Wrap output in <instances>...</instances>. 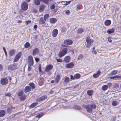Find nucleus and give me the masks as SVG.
I'll use <instances>...</instances> for the list:
<instances>
[{"mask_svg":"<svg viewBox=\"0 0 121 121\" xmlns=\"http://www.w3.org/2000/svg\"><path fill=\"white\" fill-rule=\"evenodd\" d=\"M60 79V75L58 74L57 75L54 81L56 83H58Z\"/></svg>","mask_w":121,"mask_h":121,"instance_id":"12","label":"nucleus"},{"mask_svg":"<svg viewBox=\"0 0 121 121\" xmlns=\"http://www.w3.org/2000/svg\"><path fill=\"white\" fill-rule=\"evenodd\" d=\"M31 65H28V70L29 71H30V70L31 69Z\"/></svg>","mask_w":121,"mask_h":121,"instance_id":"49","label":"nucleus"},{"mask_svg":"<svg viewBox=\"0 0 121 121\" xmlns=\"http://www.w3.org/2000/svg\"><path fill=\"white\" fill-rule=\"evenodd\" d=\"M24 47L26 48H28L30 47V44L29 43L27 42L24 44Z\"/></svg>","mask_w":121,"mask_h":121,"instance_id":"29","label":"nucleus"},{"mask_svg":"<svg viewBox=\"0 0 121 121\" xmlns=\"http://www.w3.org/2000/svg\"><path fill=\"white\" fill-rule=\"evenodd\" d=\"M56 59L57 61L58 62H61L62 61V60L61 59H57L56 58Z\"/></svg>","mask_w":121,"mask_h":121,"instance_id":"52","label":"nucleus"},{"mask_svg":"<svg viewBox=\"0 0 121 121\" xmlns=\"http://www.w3.org/2000/svg\"><path fill=\"white\" fill-rule=\"evenodd\" d=\"M28 62L31 65H33L34 64V61L32 56H29L28 58Z\"/></svg>","mask_w":121,"mask_h":121,"instance_id":"5","label":"nucleus"},{"mask_svg":"<svg viewBox=\"0 0 121 121\" xmlns=\"http://www.w3.org/2000/svg\"><path fill=\"white\" fill-rule=\"evenodd\" d=\"M101 73V71L99 70H98L96 73L93 74V77L94 78H97L100 76Z\"/></svg>","mask_w":121,"mask_h":121,"instance_id":"11","label":"nucleus"},{"mask_svg":"<svg viewBox=\"0 0 121 121\" xmlns=\"http://www.w3.org/2000/svg\"><path fill=\"white\" fill-rule=\"evenodd\" d=\"M84 31V30L82 28H80L77 31V33L78 34H81Z\"/></svg>","mask_w":121,"mask_h":121,"instance_id":"38","label":"nucleus"},{"mask_svg":"<svg viewBox=\"0 0 121 121\" xmlns=\"http://www.w3.org/2000/svg\"><path fill=\"white\" fill-rule=\"evenodd\" d=\"M31 23V21H27L26 22V25H27L28 24Z\"/></svg>","mask_w":121,"mask_h":121,"instance_id":"51","label":"nucleus"},{"mask_svg":"<svg viewBox=\"0 0 121 121\" xmlns=\"http://www.w3.org/2000/svg\"><path fill=\"white\" fill-rule=\"evenodd\" d=\"M39 22L41 24H44L45 23V21L44 20V19L43 17H42L40 18L39 21Z\"/></svg>","mask_w":121,"mask_h":121,"instance_id":"27","label":"nucleus"},{"mask_svg":"<svg viewBox=\"0 0 121 121\" xmlns=\"http://www.w3.org/2000/svg\"><path fill=\"white\" fill-rule=\"evenodd\" d=\"M18 68L17 64L14 63L9 65L8 69L9 71H11L17 69Z\"/></svg>","mask_w":121,"mask_h":121,"instance_id":"1","label":"nucleus"},{"mask_svg":"<svg viewBox=\"0 0 121 121\" xmlns=\"http://www.w3.org/2000/svg\"><path fill=\"white\" fill-rule=\"evenodd\" d=\"M90 45H89L88 44H87V46H86V47H87L88 48H89L90 47Z\"/></svg>","mask_w":121,"mask_h":121,"instance_id":"63","label":"nucleus"},{"mask_svg":"<svg viewBox=\"0 0 121 121\" xmlns=\"http://www.w3.org/2000/svg\"><path fill=\"white\" fill-rule=\"evenodd\" d=\"M35 60L37 62L39 61V58L37 57L35 58Z\"/></svg>","mask_w":121,"mask_h":121,"instance_id":"55","label":"nucleus"},{"mask_svg":"<svg viewBox=\"0 0 121 121\" xmlns=\"http://www.w3.org/2000/svg\"><path fill=\"white\" fill-rule=\"evenodd\" d=\"M5 113V111L4 110H2L0 111V117L3 116Z\"/></svg>","mask_w":121,"mask_h":121,"instance_id":"22","label":"nucleus"},{"mask_svg":"<svg viewBox=\"0 0 121 121\" xmlns=\"http://www.w3.org/2000/svg\"><path fill=\"white\" fill-rule=\"evenodd\" d=\"M15 51L13 49H11L10 50L9 52V54L11 56L13 55L15 53Z\"/></svg>","mask_w":121,"mask_h":121,"instance_id":"19","label":"nucleus"},{"mask_svg":"<svg viewBox=\"0 0 121 121\" xmlns=\"http://www.w3.org/2000/svg\"><path fill=\"white\" fill-rule=\"evenodd\" d=\"M108 86L107 85H104L102 87V89L103 91H106L108 88Z\"/></svg>","mask_w":121,"mask_h":121,"instance_id":"33","label":"nucleus"},{"mask_svg":"<svg viewBox=\"0 0 121 121\" xmlns=\"http://www.w3.org/2000/svg\"><path fill=\"white\" fill-rule=\"evenodd\" d=\"M56 19L54 18H51L50 19V22L52 23H54L56 22Z\"/></svg>","mask_w":121,"mask_h":121,"instance_id":"21","label":"nucleus"},{"mask_svg":"<svg viewBox=\"0 0 121 121\" xmlns=\"http://www.w3.org/2000/svg\"><path fill=\"white\" fill-rule=\"evenodd\" d=\"M109 78L111 79L116 78H121V76H119L118 75H116L113 77H110Z\"/></svg>","mask_w":121,"mask_h":121,"instance_id":"36","label":"nucleus"},{"mask_svg":"<svg viewBox=\"0 0 121 121\" xmlns=\"http://www.w3.org/2000/svg\"><path fill=\"white\" fill-rule=\"evenodd\" d=\"M26 96L23 95L20 96V98L21 100L23 101H24L26 99Z\"/></svg>","mask_w":121,"mask_h":121,"instance_id":"25","label":"nucleus"},{"mask_svg":"<svg viewBox=\"0 0 121 121\" xmlns=\"http://www.w3.org/2000/svg\"><path fill=\"white\" fill-rule=\"evenodd\" d=\"M111 23V21L109 20H106L104 22V24L106 26H108Z\"/></svg>","mask_w":121,"mask_h":121,"instance_id":"20","label":"nucleus"},{"mask_svg":"<svg viewBox=\"0 0 121 121\" xmlns=\"http://www.w3.org/2000/svg\"><path fill=\"white\" fill-rule=\"evenodd\" d=\"M73 43L72 41L70 40L67 39L64 41V43L65 45H70Z\"/></svg>","mask_w":121,"mask_h":121,"instance_id":"8","label":"nucleus"},{"mask_svg":"<svg viewBox=\"0 0 121 121\" xmlns=\"http://www.w3.org/2000/svg\"><path fill=\"white\" fill-rule=\"evenodd\" d=\"M70 77L71 79H75V78H74V75L73 76L72 75H71L70 76Z\"/></svg>","mask_w":121,"mask_h":121,"instance_id":"50","label":"nucleus"},{"mask_svg":"<svg viewBox=\"0 0 121 121\" xmlns=\"http://www.w3.org/2000/svg\"><path fill=\"white\" fill-rule=\"evenodd\" d=\"M90 105H88L86 106L85 107L87 111L88 112H91L92 111V108Z\"/></svg>","mask_w":121,"mask_h":121,"instance_id":"17","label":"nucleus"},{"mask_svg":"<svg viewBox=\"0 0 121 121\" xmlns=\"http://www.w3.org/2000/svg\"><path fill=\"white\" fill-rule=\"evenodd\" d=\"M53 65H49L46 67L45 71L46 72H48L51 70L52 69Z\"/></svg>","mask_w":121,"mask_h":121,"instance_id":"7","label":"nucleus"},{"mask_svg":"<svg viewBox=\"0 0 121 121\" xmlns=\"http://www.w3.org/2000/svg\"><path fill=\"white\" fill-rule=\"evenodd\" d=\"M35 4L36 5H39L40 4V2L39 0H35Z\"/></svg>","mask_w":121,"mask_h":121,"instance_id":"41","label":"nucleus"},{"mask_svg":"<svg viewBox=\"0 0 121 121\" xmlns=\"http://www.w3.org/2000/svg\"><path fill=\"white\" fill-rule=\"evenodd\" d=\"M31 90V86H26L24 89V92L26 93L30 91Z\"/></svg>","mask_w":121,"mask_h":121,"instance_id":"14","label":"nucleus"},{"mask_svg":"<svg viewBox=\"0 0 121 121\" xmlns=\"http://www.w3.org/2000/svg\"><path fill=\"white\" fill-rule=\"evenodd\" d=\"M38 35H36L35 36L34 38L35 39H36L38 38Z\"/></svg>","mask_w":121,"mask_h":121,"instance_id":"61","label":"nucleus"},{"mask_svg":"<svg viewBox=\"0 0 121 121\" xmlns=\"http://www.w3.org/2000/svg\"><path fill=\"white\" fill-rule=\"evenodd\" d=\"M77 11H78V9H79L80 8V7L79 6V5H77Z\"/></svg>","mask_w":121,"mask_h":121,"instance_id":"58","label":"nucleus"},{"mask_svg":"<svg viewBox=\"0 0 121 121\" xmlns=\"http://www.w3.org/2000/svg\"><path fill=\"white\" fill-rule=\"evenodd\" d=\"M68 50V48H66L63 49L59 52L58 54L59 56L60 57H61L64 56L67 53Z\"/></svg>","mask_w":121,"mask_h":121,"instance_id":"2","label":"nucleus"},{"mask_svg":"<svg viewBox=\"0 0 121 121\" xmlns=\"http://www.w3.org/2000/svg\"><path fill=\"white\" fill-rule=\"evenodd\" d=\"M47 98V97L46 96H44L41 97L37 98L36 100L37 101L39 102L44 100Z\"/></svg>","mask_w":121,"mask_h":121,"instance_id":"10","label":"nucleus"},{"mask_svg":"<svg viewBox=\"0 0 121 121\" xmlns=\"http://www.w3.org/2000/svg\"><path fill=\"white\" fill-rule=\"evenodd\" d=\"M8 79L5 78H1L0 81V83L2 85H5L8 84Z\"/></svg>","mask_w":121,"mask_h":121,"instance_id":"3","label":"nucleus"},{"mask_svg":"<svg viewBox=\"0 0 121 121\" xmlns=\"http://www.w3.org/2000/svg\"><path fill=\"white\" fill-rule=\"evenodd\" d=\"M3 50H4V52H5V51H6V49H5V48L4 47L3 48Z\"/></svg>","mask_w":121,"mask_h":121,"instance_id":"64","label":"nucleus"},{"mask_svg":"<svg viewBox=\"0 0 121 121\" xmlns=\"http://www.w3.org/2000/svg\"><path fill=\"white\" fill-rule=\"evenodd\" d=\"M83 57V55L81 54H80L78 56V60H81L82 58Z\"/></svg>","mask_w":121,"mask_h":121,"instance_id":"44","label":"nucleus"},{"mask_svg":"<svg viewBox=\"0 0 121 121\" xmlns=\"http://www.w3.org/2000/svg\"><path fill=\"white\" fill-rule=\"evenodd\" d=\"M70 81V79L68 77H65L64 79V82L65 83H67Z\"/></svg>","mask_w":121,"mask_h":121,"instance_id":"26","label":"nucleus"},{"mask_svg":"<svg viewBox=\"0 0 121 121\" xmlns=\"http://www.w3.org/2000/svg\"><path fill=\"white\" fill-rule=\"evenodd\" d=\"M92 109H94L96 108V106L95 104H92L90 105Z\"/></svg>","mask_w":121,"mask_h":121,"instance_id":"40","label":"nucleus"},{"mask_svg":"<svg viewBox=\"0 0 121 121\" xmlns=\"http://www.w3.org/2000/svg\"><path fill=\"white\" fill-rule=\"evenodd\" d=\"M86 40L87 43L89 45H91L93 42V40L92 39H89L88 37H87L86 39Z\"/></svg>","mask_w":121,"mask_h":121,"instance_id":"18","label":"nucleus"},{"mask_svg":"<svg viewBox=\"0 0 121 121\" xmlns=\"http://www.w3.org/2000/svg\"><path fill=\"white\" fill-rule=\"evenodd\" d=\"M70 1H68V2H66V3L64 5H67L69 4L70 3Z\"/></svg>","mask_w":121,"mask_h":121,"instance_id":"54","label":"nucleus"},{"mask_svg":"<svg viewBox=\"0 0 121 121\" xmlns=\"http://www.w3.org/2000/svg\"><path fill=\"white\" fill-rule=\"evenodd\" d=\"M38 104V103L37 102H35L32 103L31 105L30 106V108H33Z\"/></svg>","mask_w":121,"mask_h":121,"instance_id":"24","label":"nucleus"},{"mask_svg":"<svg viewBox=\"0 0 121 121\" xmlns=\"http://www.w3.org/2000/svg\"><path fill=\"white\" fill-rule=\"evenodd\" d=\"M23 93V91H22L21 90L18 93L17 95L19 96H20L22 95Z\"/></svg>","mask_w":121,"mask_h":121,"instance_id":"37","label":"nucleus"},{"mask_svg":"<svg viewBox=\"0 0 121 121\" xmlns=\"http://www.w3.org/2000/svg\"><path fill=\"white\" fill-rule=\"evenodd\" d=\"M70 57L69 56H67L65 57L64 59V61L66 63H67L70 61Z\"/></svg>","mask_w":121,"mask_h":121,"instance_id":"16","label":"nucleus"},{"mask_svg":"<svg viewBox=\"0 0 121 121\" xmlns=\"http://www.w3.org/2000/svg\"><path fill=\"white\" fill-rule=\"evenodd\" d=\"M54 81H54L53 80H52L51 81V83H53L54 82Z\"/></svg>","mask_w":121,"mask_h":121,"instance_id":"62","label":"nucleus"},{"mask_svg":"<svg viewBox=\"0 0 121 121\" xmlns=\"http://www.w3.org/2000/svg\"><path fill=\"white\" fill-rule=\"evenodd\" d=\"M73 108L77 110H79L80 109V107L79 106L77 105H75L73 107Z\"/></svg>","mask_w":121,"mask_h":121,"instance_id":"43","label":"nucleus"},{"mask_svg":"<svg viewBox=\"0 0 121 121\" xmlns=\"http://www.w3.org/2000/svg\"><path fill=\"white\" fill-rule=\"evenodd\" d=\"M44 6L43 5H41L40 6L39 8V11L40 12H42L44 9Z\"/></svg>","mask_w":121,"mask_h":121,"instance_id":"31","label":"nucleus"},{"mask_svg":"<svg viewBox=\"0 0 121 121\" xmlns=\"http://www.w3.org/2000/svg\"><path fill=\"white\" fill-rule=\"evenodd\" d=\"M21 8L23 10L26 11L28 8V5L27 3L25 2H22L21 4Z\"/></svg>","mask_w":121,"mask_h":121,"instance_id":"4","label":"nucleus"},{"mask_svg":"<svg viewBox=\"0 0 121 121\" xmlns=\"http://www.w3.org/2000/svg\"><path fill=\"white\" fill-rule=\"evenodd\" d=\"M108 41L109 42H111L112 41V40L109 37L108 38Z\"/></svg>","mask_w":121,"mask_h":121,"instance_id":"60","label":"nucleus"},{"mask_svg":"<svg viewBox=\"0 0 121 121\" xmlns=\"http://www.w3.org/2000/svg\"><path fill=\"white\" fill-rule=\"evenodd\" d=\"M49 17V15L47 14L45 15L44 16V18L45 20Z\"/></svg>","mask_w":121,"mask_h":121,"instance_id":"45","label":"nucleus"},{"mask_svg":"<svg viewBox=\"0 0 121 121\" xmlns=\"http://www.w3.org/2000/svg\"><path fill=\"white\" fill-rule=\"evenodd\" d=\"M43 115V113H41V114H39V115H37L36 116V118H39L41 117H42Z\"/></svg>","mask_w":121,"mask_h":121,"instance_id":"42","label":"nucleus"},{"mask_svg":"<svg viewBox=\"0 0 121 121\" xmlns=\"http://www.w3.org/2000/svg\"><path fill=\"white\" fill-rule=\"evenodd\" d=\"M55 6L54 4H52L50 6V9H54L55 7Z\"/></svg>","mask_w":121,"mask_h":121,"instance_id":"46","label":"nucleus"},{"mask_svg":"<svg viewBox=\"0 0 121 121\" xmlns=\"http://www.w3.org/2000/svg\"><path fill=\"white\" fill-rule=\"evenodd\" d=\"M34 28L35 30H36L37 28V25H35L34 26Z\"/></svg>","mask_w":121,"mask_h":121,"instance_id":"59","label":"nucleus"},{"mask_svg":"<svg viewBox=\"0 0 121 121\" xmlns=\"http://www.w3.org/2000/svg\"><path fill=\"white\" fill-rule=\"evenodd\" d=\"M65 12L66 14L67 15H69L70 14V11L69 10H66Z\"/></svg>","mask_w":121,"mask_h":121,"instance_id":"48","label":"nucleus"},{"mask_svg":"<svg viewBox=\"0 0 121 121\" xmlns=\"http://www.w3.org/2000/svg\"><path fill=\"white\" fill-rule=\"evenodd\" d=\"M92 54H96L97 53V52L96 51H94L92 52Z\"/></svg>","mask_w":121,"mask_h":121,"instance_id":"57","label":"nucleus"},{"mask_svg":"<svg viewBox=\"0 0 121 121\" xmlns=\"http://www.w3.org/2000/svg\"><path fill=\"white\" fill-rule=\"evenodd\" d=\"M119 104L118 102L117 101H113L112 103V105L113 106H116L118 105Z\"/></svg>","mask_w":121,"mask_h":121,"instance_id":"30","label":"nucleus"},{"mask_svg":"<svg viewBox=\"0 0 121 121\" xmlns=\"http://www.w3.org/2000/svg\"><path fill=\"white\" fill-rule=\"evenodd\" d=\"M5 95L6 96L10 97L11 96V94L9 92L6 93L5 94Z\"/></svg>","mask_w":121,"mask_h":121,"instance_id":"47","label":"nucleus"},{"mask_svg":"<svg viewBox=\"0 0 121 121\" xmlns=\"http://www.w3.org/2000/svg\"><path fill=\"white\" fill-rule=\"evenodd\" d=\"M74 65V64L73 62H71L67 64L66 65V67L67 68H73Z\"/></svg>","mask_w":121,"mask_h":121,"instance_id":"13","label":"nucleus"},{"mask_svg":"<svg viewBox=\"0 0 121 121\" xmlns=\"http://www.w3.org/2000/svg\"><path fill=\"white\" fill-rule=\"evenodd\" d=\"M39 53V51L37 48H35L33 50L32 54L33 55H35Z\"/></svg>","mask_w":121,"mask_h":121,"instance_id":"15","label":"nucleus"},{"mask_svg":"<svg viewBox=\"0 0 121 121\" xmlns=\"http://www.w3.org/2000/svg\"><path fill=\"white\" fill-rule=\"evenodd\" d=\"M117 70H114L113 71L111 72L110 74L111 75H115L117 74Z\"/></svg>","mask_w":121,"mask_h":121,"instance_id":"35","label":"nucleus"},{"mask_svg":"<svg viewBox=\"0 0 121 121\" xmlns=\"http://www.w3.org/2000/svg\"><path fill=\"white\" fill-rule=\"evenodd\" d=\"M93 92V91L92 90H89L87 91V93L88 95L91 96L92 95Z\"/></svg>","mask_w":121,"mask_h":121,"instance_id":"32","label":"nucleus"},{"mask_svg":"<svg viewBox=\"0 0 121 121\" xmlns=\"http://www.w3.org/2000/svg\"><path fill=\"white\" fill-rule=\"evenodd\" d=\"M3 70V66L2 65L0 64V70L2 71Z\"/></svg>","mask_w":121,"mask_h":121,"instance_id":"53","label":"nucleus"},{"mask_svg":"<svg viewBox=\"0 0 121 121\" xmlns=\"http://www.w3.org/2000/svg\"><path fill=\"white\" fill-rule=\"evenodd\" d=\"M29 85L30 86H31V88L33 89H34L35 87V85L33 83H29Z\"/></svg>","mask_w":121,"mask_h":121,"instance_id":"39","label":"nucleus"},{"mask_svg":"<svg viewBox=\"0 0 121 121\" xmlns=\"http://www.w3.org/2000/svg\"><path fill=\"white\" fill-rule=\"evenodd\" d=\"M22 55L21 52H19L15 56L14 58V61L16 62L21 57Z\"/></svg>","mask_w":121,"mask_h":121,"instance_id":"6","label":"nucleus"},{"mask_svg":"<svg viewBox=\"0 0 121 121\" xmlns=\"http://www.w3.org/2000/svg\"><path fill=\"white\" fill-rule=\"evenodd\" d=\"M74 78L75 79H78L80 77V75L79 73H76L74 74Z\"/></svg>","mask_w":121,"mask_h":121,"instance_id":"34","label":"nucleus"},{"mask_svg":"<svg viewBox=\"0 0 121 121\" xmlns=\"http://www.w3.org/2000/svg\"><path fill=\"white\" fill-rule=\"evenodd\" d=\"M12 109H13V108L11 106L8 107L7 108V112L10 113H11Z\"/></svg>","mask_w":121,"mask_h":121,"instance_id":"28","label":"nucleus"},{"mask_svg":"<svg viewBox=\"0 0 121 121\" xmlns=\"http://www.w3.org/2000/svg\"><path fill=\"white\" fill-rule=\"evenodd\" d=\"M33 12L35 13H36L37 12V11L35 9H34L33 10Z\"/></svg>","mask_w":121,"mask_h":121,"instance_id":"56","label":"nucleus"},{"mask_svg":"<svg viewBox=\"0 0 121 121\" xmlns=\"http://www.w3.org/2000/svg\"><path fill=\"white\" fill-rule=\"evenodd\" d=\"M58 33L57 30L56 29H55L54 30L52 33V36L54 37H56Z\"/></svg>","mask_w":121,"mask_h":121,"instance_id":"9","label":"nucleus"},{"mask_svg":"<svg viewBox=\"0 0 121 121\" xmlns=\"http://www.w3.org/2000/svg\"><path fill=\"white\" fill-rule=\"evenodd\" d=\"M114 30L113 28L110 29L107 31V33L109 34H110L114 32Z\"/></svg>","mask_w":121,"mask_h":121,"instance_id":"23","label":"nucleus"}]
</instances>
